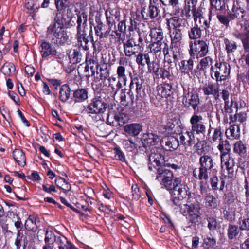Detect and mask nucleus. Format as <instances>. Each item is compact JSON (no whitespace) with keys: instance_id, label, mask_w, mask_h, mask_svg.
Here are the masks:
<instances>
[{"instance_id":"1","label":"nucleus","mask_w":249,"mask_h":249,"mask_svg":"<svg viewBox=\"0 0 249 249\" xmlns=\"http://www.w3.org/2000/svg\"><path fill=\"white\" fill-rule=\"evenodd\" d=\"M198 168H195L193 171L195 178L200 180H207L209 178L210 172L214 169L215 163L213 158L207 154L200 157Z\"/></svg>"},{"instance_id":"2","label":"nucleus","mask_w":249,"mask_h":249,"mask_svg":"<svg viewBox=\"0 0 249 249\" xmlns=\"http://www.w3.org/2000/svg\"><path fill=\"white\" fill-rule=\"evenodd\" d=\"M55 4L57 9L55 23L53 27H49L48 31L51 30L54 37L53 41L58 45L62 44V0H55Z\"/></svg>"},{"instance_id":"3","label":"nucleus","mask_w":249,"mask_h":249,"mask_svg":"<svg viewBox=\"0 0 249 249\" xmlns=\"http://www.w3.org/2000/svg\"><path fill=\"white\" fill-rule=\"evenodd\" d=\"M189 53L192 58L198 59L209 53V43L203 40H197L189 43Z\"/></svg>"},{"instance_id":"4","label":"nucleus","mask_w":249,"mask_h":249,"mask_svg":"<svg viewBox=\"0 0 249 249\" xmlns=\"http://www.w3.org/2000/svg\"><path fill=\"white\" fill-rule=\"evenodd\" d=\"M230 66L226 62L216 63L210 68V74L217 82L225 80L230 75Z\"/></svg>"},{"instance_id":"5","label":"nucleus","mask_w":249,"mask_h":249,"mask_svg":"<svg viewBox=\"0 0 249 249\" xmlns=\"http://www.w3.org/2000/svg\"><path fill=\"white\" fill-rule=\"evenodd\" d=\"M192 14L195 26H196L203 30H206L210 27V21L211 20V11L207 18L204 16L201 9L196 8L195 5H193L192 6Z\"/></svg>"},{"instance_id":"6","label":"nucleus","mask_w":249,"mask_h":249,"mask_svg":"<svg viewBox=\"0 0 249 249\" xmlns=\"http://www.w3.org/2000/svg\"><path fill=\"white\" fill-rule=\"evenodd\" d=\"M124 52L126 57H130L136 55L137 51L136 47L139 49L143 48L144 46L143 39L142 36L139 34L138 39L132 37L123 42Z\"/></svg>"},{"instance_id":"7","label":"nucleus","mask_w":249,"mask_h":249,"mask_svg":"<svg viewBox=\"0 0 249 249\" xmlns=\"http://www.w3.org/2000/svg\"><path fill=\"white\" fill-rule=\"evenodd\" d=\"M173 178L172 172L165 168V166L157 170L156 180L168 190H172Z\"/></svg>"},{"instance_id":"8","label":"nucleus","mask_w":249,"mask_h":249,"mask_svg":"<svg viewBox=\"0 0 249 249\" xmlns=\"http://www.w3.org/2000/svg\"><path fill=\"white\" fill-rule=\"evenodd\" d=\"M170 49L171 54L172 55V58L168 54L167 44H165L164 47V61L169 64L174 63L175 65H176L182 59L181 45L171 44Z\"/></svg>"},{"instance_id":"9","label":"nucleus","mask_w":249,"mask_h":249,"mask_svg":"<svg viewBox=\"0 0 249 249\" xmlns=\"http://www.w3.org/2000/svg\"><path fill=\"white\" fill-rule=\"evenodd\" d=\"M183 103L188 107H191L195 111L200 104L198 94L192 88H183Z\"/></svg>"},{"instance_id":"10","label":"nucleus","mask_w":249,"mask_h":249,"mask_svg":"<svg viewBox=\"0 0 249 249\" xmlns=\"http://www.w3.org/2000/svg\"><path fill=\"white\" fill-rule=\"evenodd\" d=\"M204 119L201 115L194 114L190 119L191 124V130L197 135H205L207 130V123L203 121Z\"/></svg>"},{"instance_id":"11","label":"nucleus","mask_w":249,"mask_h":249,"mask_svg":"<svg viewBox=\"0 0 249 249\" xmlns=\"http://www.w3.org/2000/svg\"><path fill=\"white\" fill-rule=\"evenodd\" d=\"M200 209L198 205L184 204L181 206V213L184 216H188L192 223H195L200 216Z\"/></svg>"},{"instance_id":"12","label":"nucleus","mask_w":249,"mask_h":249,"mask_svg":"<svg viewBox=\"0 0 249 249\" xmlns=\"http://www.w3.org/2000/svg\"><path fill=\"white\" fill-rule=\"evenodd\" d=\"M107 108L106 102L100 97L93 98L88 107L89 113L100 114Z\"/></svg>"},{"instance_id":"13","label":"nucleus","mask_w":249,"mask_h":249,"mask_svg":"<svg viewBox=\"0 0 249 249\" xmlns=\"http://www.w3.org/2000/svg\"><path fill=\"white\" fill-rule=\"evenodd\" d=\"M166 20L169 29L173 27L174 30L185 31L188 28L186 19L178 16H173L169 18H167Z\"/></svg>"},{"instance_id":"14","label":"nucleus","mask_w":249,"mask_h":249,"mask_svg":"<svg viewBox=\"0 0 249 249\" xmlns=\"http://www.w3.org/2000/svg\"><path fill=\"white\" fill-rule=\"evenodd\" d=\"M164 161V157L160 153L152 152L149 156L148 169L150 171L157 170L164 167L161 164Z\"/></svg>"},{"instance_id":"15","label":"nucleus","mask_w":249,"mask_h":249,"mask_svg":"<svg viewBox=\"0 0 249 249\" xmlns=\"http://www.w3.org/2000/svg\"><path fill=\"white\" fill-rule=\"evenodd\" d=\"M161 146L167 151L176 149L179 146L178 138L172 136L163 137L160 142Z\"/></svg>"},{"instance_id":"16","label":"nucleus","mask_w":249,"mask_h":249,"mask_svg":"<svg viewBox=\"0 0 249 249\" xmlns=\"http://www.w3.org/2000/svg\"><path fill=\"white\" fill-rule=\"evenodd\" d=\"M179 141L181 144L185 147H190L195 142L194 133L191 131H182L179 134Z\"/></svg>"},{"instance_id":"17","label":"nucleus","mask_w":249,"mask_h":249,"mask_svg":"<svg viewBox=\"0 0 249 249\" xmlns=\"http://www.w3.org/2000/svg\"><path fill=\"white\" fill-rule=\"evenodd\" d=\"M221 166L222 168L224 166L228 172V176L229 178H232L234 175V167L235 162L234 159L231 156H227L220 158Z\"/></svg>"},{"instance_id":"18","label":"nucleus","mask_w":249,"mask_h":249,"mask_svg":"<svg viewBox=\"0 0 249 249\" xmlns=\"http://www.w3.org/2000/svg\"><path fill=\"white\" fill-rule=\"evenodd\" d=\"M143 80L139 76L135 77L131 79L129 86L130 91L133 92L135 90L137 93V96H142L144 92Z\"/></svg>"},{"instance_id":"19","label":"nucleus","mask_w":249,"mask_h":249,"mask_svg":"<svg viewBox=\"0 0 249 249\" xmlns=\"http://www.w3.org/2000/svg\"><path fill=\"white\" fill-rule=\"evenodd\" d=\"M126 89H123L121 90L119 96V100L122 105L125 106H130L133 105L134 100L133 92L129 90L127 92Z\"/></svg>"},{"instance_id":"20","label":"nucleus","mask_w":249,"mask_h":249,"mask_svg":"<svg viewBox=\"0 0 249 249\" xmlns=\"http://www.w3.org/2000/svg\"><path fill=\"white\" fill-rule=\"evenodd\" d=\"M107 23L111 27L116 22L119 21L120 17V11L117 9H108L106 11Z\"/></svg>"},{"instance_id":"21","label":"nucleus","mask_w":249,"mask_h":249,"mask_svg":"<svg viewBox=\"0 0 249 249\" xmlns=\"http://www.w3.org/2000/svg\"><path fill=\"white\" fill-rule=\"evenodd\" d=\"M173 83L164 82L157 87L158 94L163 98H167L173 93Z\"/></svg>"},{"instance_id":"22","label":"nucleus","mask_w":249,"mask_h":249,"mask_svg":"<svg viewBox=\"0 0 249 249\" xmlns=\"http://www.w3.org/2000/svg\"><path fill=\"white\" fill-rule=\"evenodd\" d=\"M111 27L110 25L107 26L101 22L94 27L95 34L100 38H107L110 34Z\"/></svg>"},{"instance_id":"23","label":"nucleus","mask_w":249,"mask_h":249,"mask_svg":"<svg viewBox=\"0 0 249 249\" xmlns=\"http://www.w3.org/2000/svg\"><path fill=\"white\" fill-rule=\"evenodd\" d=\"M40 51L43 57H46L50 55H53L56 56V58L61 59L60 55L57 54L56 51L53 50L51 44L46 41L42 42Z\"/></svg>"},{"instance_id":"24","label":"nucleus","mask_w":249,"mask_h":249,"mask_svg":"<svg viewBox=\"0 0 249 249\" xmlns=\"http://www.w3.org/2000/svg\"><path fill=\"white\" fill-rule=\"evenodd\" d=\"M204 94L206 95H213L215 100L219 97V86L217 84L210 83L202 89Z\"/></svg>"},{"instance_id":"25","label":"nucleus","mask_w":249,"mask_h":249,"mask_svg":"<svg viewBox=\"0 0 249 249\" xmlns=\"http://www.w3.org/2000/svg\"><path fill=\"white\" fill-rule=\"evenodd\" d=\"M159 141V136L152 133H147L144 134L142 141L144 146H150L156 145Z\"/></svg>"},{"instance_id":"26","label":"nucleus","mask_w":249,"mask_h":249,"mask_svg":"<svg viewBox=\"0 0 249 249\" xmlns=\"http://www.w3.org/2000/svg\"><path fill=\"white\" fill-rule=\"evenodd\" d=\"M172 190L171 196H176L180 198H186L189 194L188 193V188L185 185H176Z\"/></svg>"},{"instance_id":"27","label":"nucleus","mask_w":249,"mask_h":249,"mask_svg":"<svg viewBox=\"0 0 249 249\" xmlns=\"http://www.w3.org/2000/svg\"><path fill=\"white\" fill-rule=\"evenodd\" d=\"M217 144V148L220 153V158L231 155V145L228 140L225 139Z\"/></svg>"},{"instance_id":"28","label":"nucleus","mask_w":249,"mask_h":249,"mask_svg":"<svg viewBox=\"0 0 249 249\" xmlns=\"http://www.w3.org/2000/svg\"><path fill=\"white\" fill-rule=\"evenodd\" d=\"M28 231H18L17 234V238L15 240V245L17 247V249H20L21 247V243H23V248H25L28 244V240L27 239V235Z\"/></svg>"},{"instance_id":"29","label":"nucleus","mask_w":249,"mask_h":249,"mask_svg":"<svg viewBox=\"0 0 249 249\" xmlns=\"http://www.w3.org/2000/svg\"><path fill=\"white\" fill-rule=\"evenodd\" d=\"M224 140L223 131L221 127L214 128L212 136L210 138V142L212 144L216 145Z\"/></svg>"},{"instance_id":"30","label":"nucleus","mask_w":249,"mask_h":249,"mask_svg":"<svg viewBox=\"0 0 249 249\" xmlns=\"http://www.w3.org/2000/svg\"><path fill=\"white\" fill-rule=\"evenodd\" d=\"M155 75H160V77L164 81V82L173 83L174 76L170 72L165 69L158 68L156 70Z\"/></svg>"},{"instance_id":"31","label":"nucleus","mask_w":249,"mask_h":249,"mask_svg":"<svg viewBox=\"0 0 249 249\" xmlns=\"http://www.w3.org/2000/svg\"><path fill=\"white\" fill-rule=\"evenodd\" d=\"M210 182L212 188L214 191H222L225 184L224 179L221 177L213 176L211 178Z\"/></svg>"},{"instance_id":"32","label":"nucleus","mask_w":249,"mask_h":249,"mask_svg":"<svg viewBox=\"0 0 249 249\" xmlns=\"http://www.w3.org/2000/svg\"><path fill=\"white\" fill-rule=\"evenodd\" d=\"M142 129V125L139 124H128L124 127V131L132 136H137Z\"/></svg>"},{"instance_id":"33","label":"nucleus","mask_w":249,"mask_h":249,"mask_svg":"<svg viewBox=\"0 0 249 249\" xmlns=\"http://www.w3.org/2000/svg\"><path fill=\"white\" fill-rule=\"evenodd\" d=\"M107 80L108 81V87L112 90V91L114 92V95L115 96L122 87V80H119L118 78L117 79L114 76L109 77Z\"/></svg>"},{"instance_id":"34","label":"nucleus","mask_w":249,"mask_h":249,"mask_svg":"<svg viewBox=\"0 0 249 249\" xmlns=\"http://www.w3.org/2000/svg\"><path fill=\"white\" fill-rule=\"evenodd\" d=\"M228 138L230 139H237L240 136V129L238 125L234 124L230 126L226 131Z\"/></svg>"},{"instance_id":"35","label":"nucleus","mask_w":249,"mask_h":249,"mask_svg":"<svg viewBox=\"0 0 249 249\" xmlns=\"http://www.w3.org/2000/svg\"><path fill=\"white\" fill-rule=\"evenodd\" d=\"M13 156L16 162L23 167L26 164V157L24 152L19 149H16L13 152Z\"/></svg>"},{"instance_id":"36","label":"nucleus","mask_w":249,"mask_h":249,"mask_svg":"<svg viewBox=\"0 0 249 249\" xmlns=\"http://www.w3.org/2000/svg\"><path fill=\"white\" fill-rule=\"evenodd\" d=\"M185 31L174 30L170 34L171 44L181 45L183 33Z\"/></svg>"},{"instance_id":"37","label":"nucleus","mask_w":249,"mask_h":249,"mask_svg":"<svg viewBox=\"0 0 249 249\" xmlns=\"http://www.w3.org/2000/svg\"><path fill=\"white\" fill-rule=\"evenodd\" d=\"M117 107L115 106L108 108V112L107 117V123L112 126H116Z\"/></svg>"},{"instance_id":"38","label":"nucleus","mask_w":249,"mask_h":249,"mask_svg":"<svg viewBox=\"0 0 249 249\" xmlns=\"http://www.w3.org/2000/svg\"><path fill=\"white\" fill-rule=\"evenodd\" d=\"M202 58L197 65V68L200 71L205 72L206 70L213 66V60L211 57L207 55Z\"/></svg>"},{"instance_id":"39","label":"nucleus","mask_w":249,"mask_h":249,"mask_svg":"<svg viewBox=\"0 0 249 249\" xmlns=\"http://www.w3.org/2000/svg\"><path fill=\"white\" fill-rule=\"evenodd\" d=\"M45 234V242L46 244H53L55 241V235L51 231H48L45 229L39 230L37 233V237L39 235Z\"/></svg>"},{"instance_id":"40","label":"nucleus","mask_w":249,"mask_h":249,"mask_svg":"<svg viewBox=\"0 0 249 249\" xmlns=\"http://www.w3.org/2000/svg\"><path fill=\"white\" fill-rule=\"evenodd\" d=\"M67 55L71 63L74 64L80 62L81 55L79 53L78 51L75 49H71L67 51Z\"/></svg>"},{"instance_id":"41","label":"nucleus","mask_w":249,"mask_h":249,"mask_svg":"<svg viewBox=\"0 0 249 249\" xmlns=\"http://www.w3.org/2000/svg\"><path fill=\"white\" fill-rule=\"evenodd\" d=\"M179 70L181 72L187 73L189 71H192L194 68V61L192 58H190L188 60H182L179 64Z\"/></svg>"},{"instance_id":"42","label":"nucleus","mask_w":249,"mask_h":249,"mask_svg":"<svg viewBox=\"0 0 249 249\" xmlns=\"http://www.w3.org/2000/svg\"><path fill=\"white\" fill-rule=\"evenodd\" d=\"M150 60L148 53H139L136 56V62L139 66H145L146 64Z\"/></svg>"},{"instance_id":"43","label":"nucleus","mask_w":249,"mask_h":249,"mask_svg":"<svg viewBox=\"0 0 249 249\" xmlns=\"http://www.w3.org/2000/svg\"><path fill=\"white\" fill-rule=\"evenodd\" d=\"M74 30L70 31L67 27L65 31H63V46H73L72 42V35Z\"/></svg>"},{"instance_id":"44","label":"nucleus","mask_w":249,"mask_h":249,"mask_svg":"<svg viewBox=\"0 0 249 249\" xmlns=\"http://www.w3.org/2000/svg\"><path fill=\"white\" fill-rule=\"evenodd\" d=\"M247 145L241 141H237L233 145V151L235 153L242 156L247 152Z\"/></svg>"},{"instance_id":"45","label":"nucleus","mask_w":249,"mask_h":249,"mask_svg":"<svg viewBox=\"0 0 249 249\" xmlns=\"http://www.w3.org/2000/svg\"><path fill=\"white\" fill-rule=\"evenodd\" d=\"M163 42H153L149 45L150 50L151 53L154 54L159 53V55L161 54V51L164 53V44Z\"/></svg>"},{"instance_id":"46","label":"nucleus","mask_w":249,"mask_h":249,"mask_svg":"<svg viewBox=\"0 0 249 249\" xmlns=\"http://www.w3.org/2000/svg\"><path fill=\"white\" fill-rule=\"evenodd\" d=\"M24 227L27 231H36L37 229L36 218L30 216L25 222Z\"/></svg>"},{"instance_id":"47","label":"nucleus","mask_w":249,"mask_h":249,"mask_svg":"<svg viewBox=\"0 0 249 249\" xmlns=\"http://www.w3.org/2000/svg\"><path fill=\"white\" fill-rule=\"evenodd\" d=\"M203 31H204L203 29H201L200 28L194 25L188 31L189 37L191 39L197 40V39L201 37Z\"/></svg>"},{"instance_id":"48","label":"nucleus","mask_w":249,"mask_h":249,"mask_svg":"<svg viewBox=\"0 0 249 249\" xmlns=\"http://www.w3.org/2000/svg\"><path fill=\"white\" fill-rule=\"evenodd\" d=\"M162 4L164 6H170L174 8L175 14H178L180 12L179 7V0H160Z\"/></svg>"},{"instance_id":"49","label":"nucleus","mask_w":249,"mask_h":249,"mask_svg":"<svg viewBox=\"0 0 249 249\" xmlns=\"http://www.w3.org/2000/svg\"><path fill=\"white\" fill-rule=\"evenodd\" d=\"M150 36L153 42H162L163 32L161 29H153L151 31Z\"/></svg>"},{"instance_id":"50","label":"nucleus","mask_w":249,"mask_h":249,"mask_svg":"<svg viewBox=\"0 0 249 249\" xmlns=\"http://www.w3.org/2000/svg\"><path fill=\"white\" fill-rule=\"evenodd\" d=\"M244 12L245 11L243 9L234 5L233 6L232 11L228 13V17L231 19H234L241 16V18H243L244 17V15H243Z\"/></svg>"},{"instance_id":"51","label":"nucleus","mask_w":249,"mask_h":249,"mask_svg":"<svg viewBox=\"0 0 249 249\" xmlns=\"http://www.w3.org/2000/svg\"><path fill=\"white\" fill-rule=\"evenodd\" d=\"M76 21L77 23V31H82L84 30L87 25V15L84 12L78 15V18Z\"/></svg>"},{"instance_id":"52","label":"nucleus","mask_w":249,"mask_h":249,"mask_svg":"<svg viewBox=\"0 0 249 249\" xmlns=\"http://www.w3.org/2000/svg\"><path fill=\"white\" fill-rule=\"evenodd\" d=\"M247 118V113L245 112L236 113L234 115H230V123L237 122L243 123L246 121Z\"/></svg>"},{"instance_id":"53","label":"nucleus","mask_w":249,"mask_h":249,"mask_svg":"<svg viewBox=\"0 0 249 249\" xmlns=\"http://www.w3.org/2000/svg\"><path fill=\"white\" fill-rule=\"evenodd\" d=\"M237 104L234 102L232 100L231 101L224 102V108L222 110V113L224 116H227L228 114L232 113L233 112V107H237Z\"/></svg>"},{"instance_id":"54","label":"nucleus","mask_w":249,"mask_h":249,"mask_svg":"<svg viewBox=\"0 0 249 249\" xmlns=\"http://www.w3.org/2000/svg\"><path fill=\"white\" fill-rule=\"evenodd\" d=\"M224 43L225 45V49L228 54L234 52L237 48L236 42L233 40L225 38Z\"/></svg>"},{"instance_id":"55","label":"nucleus","mask_w":249,"mask_h":249,"mask_svg":"<svg viewBox=\"0 0 249 249\" xmlns=\"http://www.w3.org/2000/svg\"><path fill=\"white\" fill-rule=\"evenodd\" d=\"M116 117V126L123 125L128 120V117L126 114L123 112L120 111L118 108Z\"/></svg>"},{"instance_id":"56","label":"nucleus","mask_w":249,"mask_h":249,"mask_svg":"<svg viewBox=\"0 0 249 249\" xmlns=\"http://www.w3.org/2000/svg\"><path fill=\"white\" fill-rule=\"evenodd\" d=\"M63 204L74 211H76L74 207L75 205V197L73 194H70L66 196V198H63Z\"/></svg>"},{"instance_id":"57","label":"nucleus","mask_w":249,"mask_h":249,"mask_svg":"<svg viewBox=\"0 0 249 249\" xmlns=\"http://www.w3.org/2000/svg\"><path fill=\"white\" fill-rule=\"evenodd\" d=\"M125 67L124 66L119 65L117 68L116 73L117 77L119 80H121L124 83V85L126 84L127 81V76L125 74Z\"/></svg>"},{"instance_id":"58","label":"nucleus","mask_w":249,"mask_h":249,"mask_svg":"<svg viewBox=\"0 0 249 249\" xmlns=\"http://www.w3.org/2000/svg\"><path fill=\"white\" fill-rule=\"evenodd\" d=\"M239 230L238 226L235 225L230 224L227 230L228 238L230 240L234 239L239 233Z\"/></svg>"},{"instance_id":"59","label":"nucleus","mask_w":249,"mask_h":249,"mask_svg":"<svg viewBox=\"0 0 249 249\" xmlns=\"http://www.w3.org/2000/svg\"><path fill=\"white\" fill-rule=\"evenodd\" d=\"M73 97L78 101H84L88 98V91L83 89H79L73 93Z\"/></svg>"},{"instance_id":"60","label":"nucleus","mask_w":249,"mask_h":249,"mask_svg":"<svg viewBox=\"0 0 249 249\" xmlns=\"http://www.w3.org/2000/svg\"><path fill=\"white\" fill-rule=\"evenodd\" d=\"M16 70L15 65L12 63H5L1 68V72L5 75L10 76L12 71H15Z\"/></svg>"},{"instance_id":"61","label":"nucleus","mask_w":249,"mask_h":249,"mask_svg":"<svg viewBox=\"0 0 249 249\" xmlns=\"http://www.w3.org/2000/svg\"><path fill=\"white\" fill-rule=\"evenodd\" d=\"M185 5L183 7V9L182 10L181 14L182 15L184 16L186 18H189L191 17V14L190 13V11H192V9H191V4L193 5H194V0H187L185 1Z\"/></svg>"},{"instance_id":"62","label":"nucleus","mask_w":249,"mask_h":249,"mask_svg":"<svg viewBox=\"0 0 249 249\" xmlns=\"http://www.w3.org/2000/svg\"><path fill=\"white\" fill-rule=\"evenodd\" d=\"M207 206L212 209L216 208L218 206L217 200L213 195H207L205 198Z\"/></svg>"},{"instance_id":"63","label":"nucleus","mask_w":249,"mask_h":249,"mask_svg":"<svg viewBox=\"0 0 249 249\" xmlns=\"http://www.w3.org/2000/svg\"><path fill=\"white\" fill-rule=\"evenodd\" d=\"M239 230L249 231V218L240 219L238 222Z\"/></svg>"},{"instance_id":"64","label":"nucleus","mask_w":249,"mask_h":249,"mask_svg":"<svg viewBox=\"0 0 249 249\" xmlns=\"http://www.w3.org/2000/svg\"><path fill=\"white\" fill-rule=\"evenodd\" d=\"M206 219L208 221V227L210 230H215L217 227V221L215 218L211 216H206Z\"/></svg>"}]
</instances>
